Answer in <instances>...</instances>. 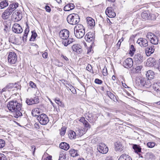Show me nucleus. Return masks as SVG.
I'll list each match as a JSON object with an SVG mask.
<instances>
[{
	"mask_svg": "<svg viewBox=\"0 0 160 160\" xmlns=\"http://www.w3.org/2000/svg\"><path fill=\"white\" fill-rule=\"evenodd\" d=\"M142 67L141 65L138 66H137L135 68V70L136 71V72H139V71H140L141 70V69L142 68Z\"/></svg>",
	"mask_w": 160,
	"mask_h": 160,
	"instance_id": "obj_51",
	"label": "nucleus"
},
{
	"mask_svg": "<svg viewBox=\"0 0 160 160\" xmlns=\"http://www.w3.org/2000/svg\"><path fill=\"white\" fill-rule=\"evenodd\" d=\"M118 160H132V159L128 155L123 154L120 157Z\"/></svg>",
	"mask_w": 160,
	"mask_h": 160,
	"instance_id": "obj_25",
	"label": "nucleus"
},
{
	"mask_svg": "<svg viewBox=\"0 0 160 160\" xmlns=\"http://www.w3.org/2000/svg\"><path fill=\"white\" fill-rule=\"evenodd\" d=\"M115 150L117 152H121L123 150V147L119 142H117L114 144Z\"/></svg>",
	"mask_w": 160,
	"mask_h": 160,
	"instance_id": "obj_17",
	"label": "nucleus"
},
{
	"mask_svg": "<svg viewBox=\"0 0 160 160\" xmlns=\"http://www.w3.org/2000/svg\"><path fill=\"white\" fill-rule=\"evenodd\" d=\"M61 57L62 58V60L64 61L65 63H68L69 62V59L66 56L62 55Z\"/></svg>",
	"mask_w": 160,
	"mask_h": 160,
	"instance_id": "obj_41",
	"label": "nucleus"
},
{
	"mask_svg": "<svg viewBox=\"0 0 160 160\" xmlns=\"http://www.w3.org/2000/svg\"><path fill=\"white\" fill-rule=\"evenodd\" d=\"M17 61V57L16 54L14 52L9 53L8 56V61L11 64H15Z\"/></svg>",
	"mask_w": 160,
	"mask_h": 160,
	"instance_id": "obj_7",
	"label": "nucleus"
},
{
	"mask_svg": "<svg viewBox=\"0 0 160 160\" xmlns=\"http://www.w3.org/2000/svg\"><path fill=\"white\" fill-rule=\"evenodd\" d=\"M26 103L28 105H30L32 104H33V98H27L26 101Z\"/></svg>",
	"mask_w": 160,
	"mask_h": 160,
	"instance_id": "obj_39",
	"label": "nucleus"
},
{
	"mask_svg": "<svg viewBox=\"0 0 160 160\" xmlns=\"http://www.w3.org/2000/svg\"><path fill=\"white\" fill-rule=\"evenodd\" d=\"M85 121H86V120H85L84 118L83 117H82L79 120V121L80 122H82L83 123Z\"/></svg>",
	"mask_w": 160,
	"mask_h": 160,
	"instance_id": "obj_63",
	"label": "nucleus"
},
{
	"mask_svg": "<svg viewBox=\"0 0 160 160\" xmlns=\"http://www.w3.org/2000/svg\"><path fill=\"white\" fill-rule=\"evenodd\" d=\"M12 31L17 33H20L23 31V29L20 25L18 23L14 24L12 27Z\"/></svg>",
	"mask_w": 160,
	"mask_h": 160,
	"instance_id": "obj_13",
	"label": "nucleus"
},
{
	"mask_svg": "<svg viewBox=\"0 0 160 160\" xmlns=\"http://www.w3.org/2000/svg\"><path fill=\"white\" fill-rule=\"evenodd\" d=\"M154 48V46L152 45L146 48L145 52L147 56H149L154 52L155 50Z\"/></svg>",
	"mask_w": 160,
	"mask_h": 160,
	"instance_id": "obj_16",
	"label": "nucleus"
},
{
	"mask_svg": "<svg viewBox=\"0 0 160 160\" xmlns=\"http://www.w3.org/2000/svg\"><path fill=\"white\" fill-rule=\"evenodd\" d=\"M8 5V2L6 0L3 1H2L0 3V7L1 9H3L5 7H6Z\"/></svg>",
	"mask_w": 160,
	"mask_h": 160,
	"instance_id": "obj_34",
	"label": "nucleus"
},
{
	"mask_svg": "<svg viewBox=\"0 0 160 160\" xmlns=\"http://www.w3.org/2000/svg\"><path fill=\"white\" fill-rule=\"evenodd\" d=\"M33 104L38 103L39 102V100L38 97H35L34 98H33Z\"/></svg>",
	"mask_w": 160,
	"mask_h": 160,
	"instance_id": "obj_52",
	"label": "nucleus"
},
{
	"mask_svg": "<svg viewBox=\"0 0 160 160\" xmlns=\"http://www.w3.org/2000/svg\"><path fill=\"white\" fill-rule=\"evenodd\" d=\"M0 160H7L6 156L4 154L0 153Z\"/></svg>",
	"mask_w": 160,
	"mask_h": 160,
	"instance_id": "obj_49",
	"label": "nucleus"
},
{
	"mask_svg": "<svg viewBox=\"0 0 160 160\" xmlns=\"http://www.w3.org/2000/svg\"><path fill=\"white\" fill-rule=\"evenodd\" d=\"M97 150L100 153L102 154L107 153L108 150V147L105 144L102 143H99L98 145Z\"/></svg>",
	"mask_w": 160,
	"mask_h": 160,
	"instance_id": "obj_9",
	"label": "nucleus"
},
{
	"mask_svg": "<svg viewBox=\"0 0 160 160\" xmlns=\"http://www.w3.org/2000/svg\"><path fill=\"white\" fill-rule=\"evenodd\" d=\"M153 88L157 93H160V82H157L153 84Z\"/></svg>",
	"mask_w": 160,
	"mask_h": 160,
	"instance_id": "obj_21",
	"label": "nucleus"
},
{
	"mask_svg": "<svg viewBox=\"0 0 160 160\" xmlns=\"http://www.w3.org/2000/svg\"><path fill=\"white\" fill-rule=\"evenodd\" d=\"M59 103H58V105L62 107H64V105L63 102H62L61 101H60V102H59Z\"/></svg>",
	"mask_w": 160,
	"mask_h": 160,
	"instance_id": "obj_61",
	"label": "nucleus"
},
{
	"mask_svg": "<svg viewBox=\"0 0 160 160\" xmlns=\"http://www.w3.org/2000/svg\"><path fill=\"white\" fill-rule=\"evenodd\" d=\"M123 39L122 38L121 39H120L117 45H118L119 46H120L121 42L123 41Z\"/></svg>",
	"mask_w": 160,
	"mask_h": 160,
	"instance_id": "obj_62",
	"label": "nucleus"
},
{
	"mask_svg": "<svg viewBox=\"0 0 160 160\" xmlns=\"http://www.w3.org/2000/svg\"><path fill=\"white\" fill-rule=\"evenodd\" d=\"M18 6L17 2L13 3L10 4L8 7L2 13V17L3 19H7L10 17L12 12Z\"/></svg>",
	"mask_w": 160,
	"mask_h": 160,
	"instance_id": "obj_2",
	"label": "nucleus"
},
{
	"mask_svg": "<svg viewBox=\"0 0 160 160\" xmlns=\"http://www.w3.org/2000/svg\"><path fill=\"white\" fill-rule=\"evenodd\" d=\"M60 148L65 150H68L69 148V145L65 142L61 143L59 145Z\"/></svg>",
	"mask_w": 160,
	"mask_h": 160,
	"instance_id": "obj_27",
	"label": "nucleus"
},
{
	"mask_svg": "<svg viewBox=\"0 0 160 160\" xmlns=\"http://www.w3.org/2000/svg\"><path fill=\"white\" fill-rule=\"evenodd\" d=\"M66 154L61 152L60 153L59 157L58 160H65L66 158Z\"/></svg>",
	"mask_w": 160,
	"mask_h": 160,
	"instance_id": "obj_38",
	"label": "nucleus"
},
{
	"mask_svg": "<svg viewBox=\"0 0 160 160\" xmlns=\"http://www.w3.org/2000/svg\"><path fill=\"white\" fill-rule=\"evenodd\" d=\"M42 56L43 58H47L48 57V53L47 52H45L42 54Z\"/></svg>",
	"mask_w": 160,
	"mask_h": 160,
	"instance_id": "obj_59",
	"label": "nucleus"
},
{
	"mask_svg": "<svg viewBox=\"0 0 160 160\" xmlns=\"http://www.w3.org/2000/svg\"><path fill=\"white\" fill-rule=\"evenodd\" d=\"M77 134H78L77 136L79 137L83 135V130L78 129L76 131Z\"/></svg>",
	"mask_w": 160,
	"mask_h": 160,
	"instance_id": "obj_47",
	"label": "nucleus"
},
{
	"mask_svg": "<svg viewBox=\"0 0 160 160\" xmlns=\"http://www.w3.org/2000/svg\"><path fill=\"white\" fill-rule=\"evenodd\" d=\"M155 61L154 58L150 57L147 60V64L150 67H153L155 64Z\"/></svg>",
	"mask_w": 160,
	"mask_h": 160,
	"instance_id": "obj_28",
	"label": "nucleus"
},
{
	"mask_svg": "<svg viewBox=\"0 0 160 160\" xmlns=\"http://www.w3.org/2000/svg\"><path fill=\"white\" fill-rule=\"evenodd\" d=\"M107 94L108 96L112 100L115 102L118 101V100L114 95L110 92L107 91Z\"/></svg>",
	"mask_w": 160,
	"mask_h": 160,
	"instance_id": "obj_32",
	"label": "nucleus"
},
{
	"mask_svg": "<svg viewBox=\"0 0 160 160\" xmlns=\"http://www.w3.org/2000/svg\"><path fill=\"white\" fill-rule=\"evenodd\" d=\"M83 123V124L86 127H87V128L89 127V123L86 120L85 121H84V122Z\"/></svg>",
	"mask_w": 160,
	"mask_h": 160,
	"instance_id": "obj_56",
	"label": "nucleus"
},
{
	"mask_svg": "<svg viewBox=\"0 0 160 160\" xmlns=\"http://www.w3.org/2000/svg\"><path fill=\"white\" fill-rule=\"evenodd\" d=\"M13 86L14 90H18V89L19 85L18 83H15L14 84H13Z\"/></svg>",
	"mask_w": 160,
	"mask_h": 160,
	"instance_id": "obj_50",
	"label": "nucleus"
},
{
	"mask_svg": "<svg viewBox=\"0 0 160 160\" xmlns=\"http://www.w3.org/2000/svg\"><path fill=\"white\" fill-rule=\"evenodd\" d=\"M7 107L10 111L13 112V116L15 118L20 117L22 115V113L24 112L22 110V104L16 100L9 101Z\"/></svg>",
	"mask_w": 160,
	"mask_h": 160,
	"instance_id": "obj_1",
	"label": "nucleus"
},
{
	"mask_svg": "<svg viewBox=\"0 0 160 160\" xmlns=\"http://www.w3.org/2000/svg\"><path fill=\"white\" fill-rule=\"evenodd\" d=\"M133 64L132 59L131 58H128L124 62L123 66L126 68H130L132 67Z\"/></svg>",
	"mask_w": 160,
	"mask_h": 160,
	"instance_id": "obj_11",
	"label": "nucleus"
},
{
	"mask_svg": "<svg viewBox=\"0 0 160 160\" xmlns=\"http://www.w3.org/2000/svg\"><path fill=\"white\" fill-rule=\"evenodd\" d=\"M138 43L141 47H146L148 46V41L146 39L143 38H139L137 41Z\"/></svg>",
	"mask_w": 160,
	"mask_h": 160,
	"instance_id": "obj_14",
	"label": "nucleus"
},
{
	"mask_svg": "<svg viewBox=\"0 0 160 160\" xmlns=\"http://www.w3.org/2000/svg\"><path fill=\"white\" fill-rule=\"evenodd\" d=\"M45 9L48 12H50L51 11V8L48 6H46Z\"/></svg>",
	"mask_w": 160,
	"mask_h": 160,
	"instance_id": "obj_55",
	"label": "nucleus"
},
{
	"mask_svg": "<svg viewBox=\"0 0 160 160\" xmlns=\"http://www.w3.org/2000/svg\"><path fill=\"white\" fill-rule=\"evenodd\" d=\"M30 86L32 88H35L36 87V85L35 83H34L32 81H30L29 83Z\"/></svg>",
	"mask_w": 160,
	"mask_h": 160,
	"instance_id": "obj_57",
	"label": "nucleus"
},
{
	"mask_svg": "<svg viewBox=\"0 0 160 160\" xmlns=\"http://www.w3.org/2000/svg\"><path fill=\"white\" fill-rule=\"evenodd\" d=\"M69 31L66 29H63L60 31L59 33L60 37L63 41H65L68 39L69 36Z\"/></svg>",
	"mask_w": 160,
	"mask_h": 160,
	"instance_id": "obj_10",
	"label": "nucleus"
},
{
	"mask_svg": "<svg viewBox=\"0 0 160 160\" xmlns=\"http://www.w3.org/2000/svg\"><path fill=\"white\" fill-rule=\"evenodd\" d=\"M142 17L144 19H146L148 18V14L146 12H143L142 13Z\"/></svg>",
	"mask_w": 160,
	"mask_h": 160,
	"instance_id": "obj_48",
	"label": "nucleus"
},
{
	"mask_svg": "<svg viewBox=\"0 0 160 160\" xmlns=\"http://www.w3.org/2000/svg\"><path fill=\"white\" fill-rule=\"evenodd\" d=\"M95 82L97 84H100L102 83V81L100 79L96 78L95 79Z\"/></svg>",
	"mask_w": 160,
	"mask_h": 160,
	"instance_id": "obj_53",
	"label": "nucleus"
},
{
	"mask_svg": "<svg viewBox=\"0 0 160 160\" xmlns=\"http://www.w3.org/2000/svg\"><path fill=\"white\" fill-rule=\"evenodd\" d=\"M5 145V142L4 140L0 139V148H2Z\"/></svg>",
	"mask_w": 160,
	"mask_h": 160,
	"instance_id": "obj_45",
	"label": "nucleus"
},
{
	"mask_svg": "<svg viewBox=\"0 0 160 160\" xmlns=\"http://www.w3.org/2000/svg\"><path fill=\"white\" fill-rule=\"evenodd\" d=\"M147 37L150 40L152 44L157 45L158 43V38L156 35L152 32H148L146 35Z\"/></svg>",
	"mask_w": 160,
	"mask_h": 160,
	"instance_id": "obj_6",
	"label": "nucleus"
},
{
	"mask_svg": "<svg viewBox=\"0 0 160 160\" xmlns=\"http://www.w3.org/2000/svg\"><path fill=\"white\" fill-rule=\"evenodd\" d=\"M138 82H140V84H139V85L144 87L146 88H149L151 86V84L148 83L150 82L148 80L147 81L148 84L146 83V82L145 81L144 79H139Z\"/></svg>",
	"mask_w": 160,
	"mask_h": 160,
	"instance_id": "obj_20",
	"label": "nucleus"
},
{
	"mask_svg": "<svg viewBox=\"0 0 160 160\" xmlns=\"http://www.w3.org/2000/svg\"><path fill=\"white\" fill-rule=\"evenodd\" d=\"M39 109L38 108H36L34 109H33L32 112V114L33 116H38L39 115L38 114H39L40 112Z\"/></svg>",
	"mask_w": 160,
	"mask_h": 160,
	"instance_id": "obj_33",
	"label": "nucleus"
},
{
	"mask_svg": "<svg viewBox=\"0 0 160 160\" xmlns=\"http://www.w3.org/2000/svg\"><path fill=\"white\" fill-rule=\"evenodd\" d=\"M67 21L70 24H76L80 21L79 17L76 14L73 13L72 14H70L67 17Z\"/></svg>",
	"mask_w": 160,
	"mask_h": 160,
	"instance_id": "obj_4",
	"label": "nucleus"
},
{
	"mask_svg": "<svg viewBox=\"0 0 160 160\" xmlns=\"http://www.w3.org/2000/svg\"><path fill=\"white\" fill-rule=\"evenodd\" d=\"M154 72L151 70L148 71L146 73V77L148 79H151L153 78L154 77Z\"/></svg>",
	"mask_w": 160,
	"mask_h": 160,
	"instance_id": "obj_26",
	"label": "nucleus"
},
{
	"mask_svg": "<svg viewBox=\"0 0 160 160\" xmlns=\"http://www.w3.org/2000/svg\"><path fill=\"white\" fill-rule=\"evenodd\" d=\"M66 128L64 127L61 128V131L60 132V134L61 136H63L64 135L66 132Z\"/></svg>",
	"mask_w": 160,
	"mask_h": 160,
	"instance_id": "obj_46",
	"label": "nucleus"
},
{
	"mask_svg": "<svg viewBox=\"0 0 160 160\" xmlns=\"http://www.w3.org/2000/svg\"><path fill=\"white\" fill-rule=\"evenodd\" d=\"M155 145V143L154 142H148L147 143V146L149 148H152L154 147Z\"/></svg>",
	"mask_w": 160,
	"mask_h": 160,
	"instance_id": "obj_42",
	"label": "nucleus"
},
{
	"mask_svg": "<svg viewBox=\"0 0 160 160\" xmlns=\"http://www.w3.org/2000/svg\"><path fill=\"white\" fill-rule=\"evenodd\" d=\"M32 35L30 39V41H34L36 37L37 36V34L35 31H32Z\"/></svg>",
	"mask_w": 160,
	"mask_h": 160,
	"instance_id": "obj_37",
	"label": "nucleus"
},
{
	"mask_svg": "<svg viewBox=\"0 0 160 160\" xmlns=\"http://www.w3.org/2000/svg\"><path fill=\"white\" fill-rule=\"evenodd\" d=\"M10 28L9 27L7 26L6 25L5 26V28L4 29V30L6 32H7L8 31H9Z\"/></svg>",
	"mask_w": 160,
	"mask_h": 160,
	"instance_id": "obj_58",
	"label": "nucleus"
},
{
	"mask_svg": "<svg viewBox=\"0 0 160 160\" xmlns=\"http://www.w3.org/2000/svg\"><path fill=\"white\" fill-rule=\"evenodd\" d=\"M68 135L70 138L71 139L76 138L77 136L76 132L72 130L70 131Z\"/></svg>",
	"mask_w": 160,
	"mask_h": 160,
	"instance_id": "obj_35",
	"label": "nucleus"
},
{
	"mask_svg": "<svg viewBox=\"0 0 160 160\" xmlns=\"http://www.w3.org/2000/svg\"><path fill=\"white\" fill-rule=\"evenodd\" d=\"M87 23L88 26L91 27H94L95 25V22L94 19L90 17L87 18Z\"/></svg>",
	"mask_w": 160,
	"mask_h": 160,
	"instance_id": "obj_23",
	"label": "nucleus"
},
{
	"mask_svg": "<svg viewBox=\"0 0 160 160\" xmlns=\"http://www.w3.org/2000/svg\"><path fill=\"white\" fill-rule=\"evenodd\" d=\"M85 33V29L82 25L78 24L75 27L74 33L77 38H82L84 36Z\"/></svg>",
	"mask_w": 160,
	"mask_h": 160,
	"instance_id": "obj_3",
	"label": "nucleus"
},
{
	"mask_svg": "<svg viewBox=\"0 0 160 160\" xmlns=\"http://www.w3.org/2000/svg\"><path fill=\"white\" fill-rule=\"evenodd\" d=\"M13 83H9L7 84V86L3 88L0 91L1 92H5L7 91H10L11 90L13 91Z\"/></svg>",
	"mask_w": 160,
	"mask_h": 160,
	"instance_id": "obj_18",
	"label": "nucleus"
},
{
	"mask_svg": "<svg viewBox=\"0 0 160 160\" xmlns=\"http://www.w3.org/2000/svg\"><path fill=\"white\" fill-rule=\"evenodd\" d=\"M105 13L107 16L110 18H112L115 17L116 13L112 10L111 7H108L106 9Z\"/></svg>",
	"mask_w": 160,
	"mask_h": 160,
	"instance_id": "obj_15",
	"label": "nucleus"
},
{
	"mask_svg": "<svg viewBox=\"0 0 160 160\" xmlns=\"http://www.w3.org/2000/svg\"><path fill=\"white\" fill-rule=\"evenodd\" d=\"M75 8L74 4L72 3H69L66 5L64 8V10L65 11H69Z\"/></svg>",
	"mask_w": 160,
	"mask_h": 160,
	"instance_id": "obj_22",
	"label": "nucleus"
},
{
	"mask_svg": "<svg viewBox=\"0 0 160 160\" xmlns=\"http://www.w3.org/2000/svg\"><path fill=\"white\" fill-rule=\"evenodd\" d=\"M106 114L107 116L110 119H113L114 118V116L111 113L107 112Z\"/></svg>",
	"mask_w": 160,
	"mask_h": 160,
	"instance_id": "obj_54",
	"label": "nucleus"
},
{
	"mask_svg": "<svg viewBox=\"0 0 160 160\" xmlns=\"http://www.w3.org/2000/svg\"><path fill=\"white\" fill-rule=\"evenodd\" d=\"M134 59L136 62H142L143 60V57L140 54H136L134 56Z\"/></svg>",
	"mask_w": 160,
	"mask_h": 160,
	"instance_id": "obj_29",
	"label": "nucleus"
},
{
	"mask_svg": "<svg viewBox=\"0 0 160 160\" xmlns=\"http://www.w3.org/2000/svg\"><path fill=\"white\" fill-rule=\"evenodd\" d=\"M27 27L26 28L24 31V37L25 36H28V33L29 31V26L27 24Z\"/></svg>",
	"mask_w": 160,
	"mask_h": 160,
	"instance_id": "obj_43",
	"label": "nucleus"
},
{
	"mask_svg": "<svg viewBox=\"0 0 160 160\" xmlns=\"http://www.w3.org/2000/svg\"><path fill=\"white\" fill-rule=\"evenodd\" d=\"M72 157H75L78 155L77 151L74 149H71L69 151Z\"/></svg>",
	"mask_w": 160,
	"mask_h": 160,
	"instance_id": "obj_36",
	"label": "nucleus"
},
{
	"mask_svg": "<svg viewBox=\"0 0 160 160\" xmlns=\"http://www.w3.org/2000/svg\"><path fill=\"white\" fill-rule=\"evenodd\" d=\"M132 148L135 152L137 153L140 152L141 151V148L139 145L133 144Z\"/></svg>",
	"mask_w": 160,
	"mask_h": 160,
	"instance_id": "obj_31",
	"label": "nucleus"
},
{
	"mask_svg": "<svg viewBox=\"0 0 160 160\" xmlns=\"http://www.w3.org/2000/svg\"><path fill=\"white\" fill-rule=\"evenodd\" d=\"M113 36L112 34L109 35L106 34L104 36V41L106 44L110 42L111 39L112 38Z\"/></svg>",
	"mask_w": 160,
	"mask_h": 160,
	"instance_id": "obj_24",
	"label": "nucleus"
},
{
	"mask_svg": "<svg viewBox=\"0 0 160 160\" xmlns=\"http://www.w3.org/2000/svg\"><path fill=\"white\" fill-rule=\"evenodd\" d=\"M105 160H113L112 158L111 157H108L106 158Z\"/></svg>",
	"mask_w": 160,
	"mask_h": 160,
	"instance_id": "obj_64",
	"label": "nucleus"
},
{
	"mask_svg": "<svg viewBox=\"0 0 160 160\" xmlns=\"http://www.w3.org/2000/svg\"><path fill=\"white\" fill-rule=\"evenodd\" d=\"M85 40L88 42H90L94 40L95 36L93 32H89L86 34L85 37Z\"/></svg>",
	"mask_w": 160,
	"mask_h": 160,
	"instance_id": "obj_12",
	"label": "nucleus"
},
{
	"mask_svg": "<svg viewBox=\"0 0 160 160\" xmlns=\"http://www.w3.org/2000/svg\"><path fill=\"white\" fill-rule=\"evenodd\" d=\"M147 156H148L149 158H152L154 157L153 155L151 153H148Z\"/></svg>",
	"mask_w": 160,
	"mask_h": 160,
	"instance_id": "obj_60",
	"label": "nucleus"
},
{
	"mask_svg": "<svg viewBox=\"0 0 160 160\" xmlns=\"http://www.w3.org/2000/svg\"><path fill=\"white\" fill-rule=\"evenodd\" d=\"M74 41L73 38H69L67 39L65 41H63L62 43L65 46H67L68 44L72 43Z\"/></svg>",
	"mask_w": 160,
	"mask_h": 160,
	"instance_id": "obj_30",
	"label": "nucleus"
},
{
	"mask_svg": "<svg viewBox=\"0 0 160 160\" xmlns=\"http://www.w3.org/2000/svg\"><path fill=\"white\" fill-rule=\"evenodd\" d=\"M22 18V14L20 11H15L12 16V19L14 22H18Z\"/></svg>",
	"mask_w": 160,
	"mask_h": 160,
	"instance_id": "obj_8",
	"label": "nucleus"
},
{
	"mask_svg": "<svg viewBox=\"0 0 160 160\" xmlns=\"http://www.w3.org/2000/svg\"><path fill=\"white\" fill-rule=\"evenodd\" d=\"M135 51L136 49L134 48L133 45H131L130 48L129 53L130 54H133Z\"/></svg>",
	"mask_w": 160,
	"mask_h": 160,
	"instance_id": "obj_40",
	"label": "nucleus"
},
{
	"mask_svg": "<svg viewBox=\"0 0 160 160\" xmlns=\"http://www.w3.org/2000/svg\"><path fill=\"white\" fill-rule=\"evenodd\" d=\"M86 69L89 72H92V73H93L92 67L90 64H88V65L86 67Z\"/></svg>",
	"mask_w": 160,
	"mask_h": 160,
	"instance_id": "obj_44",
	"label": "nucleus"
},
{
	"mask_svg": "<svg viewBox=\"0 0 160 160\" xmlns=\"http://www.w3.org/2000/svg\"><path fill=\"white\" fill-rule=\"evenodd\" d=\"M72 48L73 51L78 53H81L82 52V47L79 44H74L72 46Z\"/></svg>",
	"mask_w": 160,
	"mask_h": 160,
	"instance_id": "obj_19",
	"label": "nucleus"
},
{
	"mask_svg": "<svg viewBox=\"0 0 160 160\" xmlns=\"http://www.w3.org/2000/svg\"><path fill=\"white\" fill-rule=\"evenodd\" d=\"M37 118L39 123L43 125H46L49 121L47 116L44 113L39 115L38 116Z\"/></svg>",
	"mask_w": 160,
	"mask_h": 160,
	"instance_id": "obj_5",
	"label": "nucleus"
}]
</instances>
